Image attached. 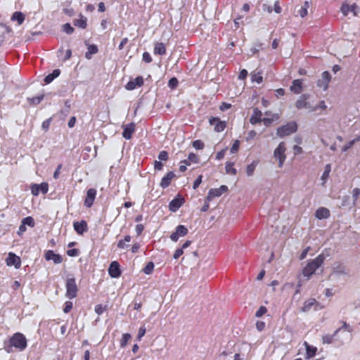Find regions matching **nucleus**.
Listing matches in <instances>:
<instances>
[{
	"label": "nucleus",
	"instance_id": "nucleus-1",
	"mask_svg": "<svg viewBox=\"0 0 360 360\" xmlns=\"http://www.w3.org/2000/svg\"><path fill=\"white\" fill-rule=\"evenodd\" d=\"M27 347V341L25 336L19 332L14 333L8 340V344L5 346V349L7 352H13V347L15 349L22 352Z\"/></svg>",
	"mask_w": 360,
	"mask_h": 360
},
{
	"label": "nucleus",
	"instance_id": "nucleus-2",
	"mask_svg": "<svg viewBox=\"0 0 360 360\" xmlns=\"http://www.w3.org/2000/svg\"><path fill=\"white\" fill-rule=\"evenodd\" d=\"M325 257L323 254L319 255L303 268L302 274L309 278L323 264Z\"/></svg>",
	"mask_w": 360,
	"mask_h": 360
},
{
	"label": "nucleus",
	"instance_id": "nucleus-3",
	"mask_svg": "<svg viewBox=\"0 0 360 360\" xmlns=\"http://www.w3.org/2000/svg\"><path fill=\"white\" fill-rule=\"evenodd\" d=\"M65 296L69 299H73L77 296L78 287L76 279L74 277L68 278L65 282Z\"/></svg>",
	"mask_w": 360,
	"mask_h": 360
},
{
	"label": "nucleus",
	"instance_id": "nucleus-4",
	"mask_svg": "<svg viewBox=\"0 0 360 360\" xmlns=\"http://www.w3.org/2000/svg\"><path fill=\"white\" fill-rule=\"evenodd\" d=\"M297 129V125L295 122H290L277 129V135L280 137L289 136L295 132Z\"/></svg>",
	"mask_w": 360,
	"mask_h": 360
},
{
	"label": "nucleus",
	"instance_id": "nucleus-5",
	"mask_svg": "<svg viewBox=\"0 0 360 360\" xmlns=\"http://www.w3.org/2000/svg\"><path fill=\"white\" fill-rule=\"evenodd\" d=\"M285 150V143L281 142L274 151V156L276 159L278 160V167L280 168L283 167L286 159Z\"/></svg>",
	"mask_w": 360,
	"mask_h": 360
},
{
	"label": "nucleus",
	"instance_id": "nucleus-6",
	"mask_svg": "<svg viewBox=\"0 0 360 360\" xmlns=\"http://www.w3.org/2000/svg\"><path fill=\"white\" fill-rule=\"evenodd\" d=\"M228 191V187L225 185L221 186L219 188H211L206 197V201H211L216 197L221 196L223 193Z\"/></svg>",
	"mask_w": 360,
	"mask_h": 360
},
{
	"label": "nucleus",
	"instance_id": "nucleus-7",
	"mask_svg": "<svg viewBox=\"0 0 360 360\" xmlns=\"http://www.w3.org/2000/svg\"><path fill=\"white\" fill-rule=\"evenodd\" d=\"M30 189L34 196L39 195L40 192L43 194H46L49 191V184L46 182H43L40 184H34L31 185Z\"/></svg>",
	"mask_w": 360,
	"mask_h": 360
},
{
	"label": "nucleus",
	"instance_id": "nucleus-8",
	"mask_svg": "<svg viewBox=\"0 0 360 360\" xmlns=\"http://www.w3.org/2000/svg\"><path fill=\"white\" fill-rule=\"evenodd\" d=\"M331 76L329 72L324 71L321 74V78L317 81V86L322 89L323 91H326L328 88V84L330 82Z\"/></svg>",
	"mask_w": 360,
	"mask_h": 360
},
{
	"label": "nucleus",
	"instance_id": "nucleus-9",
	"mask_svg": "<svg viewBox=\"0 0 360 360\" xmlns=\"http://www.w3.org/2000/svg\"><path fill=\"white\" fill-rule=\"evenodd\" d=\"M97 191L95 188H89L86 191V194L84 200V205L86 207L90 208L94 205Z\"/></svg>",
	"mask_w": 360,
	"mask_h": 360
},
{
	"label": "nucleus",
	"instance_id": "nucleus-10",
	"mask_svg": "<svg viewBox=\"0 0 360 360\" xmlns=\"http://www.w3.org/2000/svg\"><path fill=\"white\" fill-rule=\"evenodd\" d=\"M188 230L184 225H179L176 226V230L170 235V239L176 242L180 237L185 236L188 234Z\"/></svg>",
	"mask_w": 360,
	"mask_h": 360
},
{
	"label": "nucleus",
	"instance_id": "nucleus-11",
	"mask_svg": "<svg viewBox=\"0 0 360 360\" xmlns=\"http://www.w3.org/2000/svg\"><path fill=\"white\" fill-rule=\"evenodd\" d=\"M209 123L210 125L214 126V131L217 132H221L226 127V122L221 121L219 117H211L209 119Z\"/></svg>",
	"mask_w": 360,
	"mask_h": 360
},
{
	"label": "nucleus",
	"instance_id": "nucleus-12",
	"mask_svg": "<svg viewBox=\"0 0 360 360\" xmlns=\"http://www.w3.org/2000/svg\"><path fill=\"white\" fill-rule=\"evenodd\" d=\"M176 178V176L174 172H168L161 179V181L160 182V186L163 189L167 188L171 184L172 181Z\"/></svg>",
	"mask_w": 360,
	"mask_h": 360
},
{
	"label": "nucleus",
	"instance_id": "nucleus-13",
	"mask_svg": "<svg viewBox=\"0 0 360 360\" xmlns=\"http://www.w3.org/2000/svg\"><path fill=\"white\" fill-rule=\"evenodd\" d=\"M108 274L110 277L114 278H119L121 276L122 271L118 262L113 261L110 263L108 268Z\"/></svg>",
	"mask_w": 360,
	"mask_h": 360
},
{
	"label": "nucleus",
	"instance_id": "nucleus-14",
	"mask_svg": "<svg viewBox=\"0 0 360 360\" xmlns=\"http://www.w3.org/2000/svg\"><path fill=\"white\" fill-rule=\"evenodd\" d=\"M6 263L9 266H14L16 269H19L21 266V259L13 252H9L6 259Z\"/></svg>",
	"mask_w": 360,
	"mask_h": 360
},
{
	"label": "nucleus",
	"instance_id": "nucleus-15",
	"mask_svg": "<svg viewBox=\"0 0 360 360\" xmlns=\"http://www.w3.org/2000/svg\"><path fill=\"white\" fill-rule=\"evenodd\" d=\"M44 258L46 261L52 260L54 264H60L63 262V257L54 252V251L49 250L44 252Z\"/></svg>",
	"mask_w": 360,
	"mask_h": 360
},
{
	"label": "nucleus",
	"instance_id": "nucleus-16",
	"mask_svg": "<svg viewBox=\"0 0 360 360\" xmlns=\"http://www.w3.org/2000/svg\"><path fill=\"white\" fill-rule=\"evenodd\" d=\"M144 80L142 76H138L134 79L129 81L125 88L129 91L135 89L136 87H141L143 85Z\"/></svg>",
	"mask_w": 360,
	"mask_h": 360
},
{
	"label": "nucleus",
	"instance_id": "nucleus-17",
	"mask_svg": "<svg viewBox=\"0 0 360 360\" xmlns=\"http://www.w3.org/2000/svg\"><path fill=\"white\" fill-rule=\"evenodd\" d=\"M122 127V136L127 140L131 139L136 129L135 124L134 122H131L130 124L123 125Z\"/></svg>",
	"mask_w": 360,
	"mask_h": 360
},
{
	"label": "nucleus",
	"instance_id": "nucleus-18",
	"mask_svg": "<svg viewBox=\"0 0 360 360\" xmlns=\"http://www.w3.org/2000/svg\"><path fill=\"white\" fill-rule=\"evenodd\" d=\"M73 227L76 233L80 236L83 235L84 232L88 231V224L85 220L75 221L73 223Z\"/></svg>",
	"mask_w": 360,
	"mask_h": 360
},
{
	"label": "nucleus",
	"instance_id": "nucleus-19",
	"mask_svg": "<svg viewBox=\"0 0 360 360\" xmlns=\"http://www.w3.org/2000/svg\"><path fill=\"white\" fill-rule=\"evenodd\" d=\"M309 95L302 94L300 98L295 102V107L297 109L308 108L311 110V106L307 101Z\"/></svg>",
	"mask_w": 360,
	"mask_h": 360
},
{
	"label": "nucleus",
	"instance_id": "nucleus-20",
	"mask_svg": "<svg viewBox=\"0 0 360 360\" xmlns=\"http://www.w3.org/2000/svg\"><path fill=\"white\" fill-rule=\"evenodd\" d=\"M262 112L260 110H259L257 108H255L253 109V112H252V115L250 119V122L252 124V125H255L258 123H260L262 122Z\"/></svg>",
	"mask_w": 360,
	"mask_h": 360
},
{
	"label": "nucleus",
	"instance_id": "nucleus-21",
	"mask_svg": "<svg viewBox=\"0 0 360 360\" xmlns=\"http://www.w3.org/2000/svg\"><path fill=\"white\" fill-rule=\"evenodd\" d=\"M265 115L266 117L263 118L262 122L266 126L270 125L274 121L277 120L279 118L278 114H273L271 111L265 112Z\"/></svg>",
	"mask_w": 360,
	"mask_h": 360
},
{
	"label": "nucleus",
	"instance_id": "nucleus-22",
	"mask_svg": "<svg viewBox=\"0 0 360 360\" xmlns=\"http://www.w3.org/2000/svg\"><path fill=\"white\" fill-rule=\"evenodd\" d=\"M184 201L183 198H174L169 204V210L172 212H176L183 205Z\"/></svg>",
	"mask_w": 360,
	"mask_h": 360
},
{
	"label": "nucleus",
	"instance_id": "nucleus-23",
	"mask_svg": "<svg viewBox=\"0 0 360 360\" xmlns=\"http://www.w3.org/2000/svg\"><path fill=\"white\" fill-rule=\"evenodd\" d=\"M315 216L319 219H327L330 217V211L328 209L321 207L316 210Z\"/></svg>",
	"mask_w": 360,
	"mask_h": 360
},
{
	"label": "nucleus",
	"instance_id": "nucleus-24",
	"mask_svg": "<svg viewBox=\"0 0 360 360\" xmlns=\"http://www.w3.org/2000/svg\"><path fill=\"white\" fill-rule=\"evenodd\" d=\"M304 345L306 348V359H309L314 357L316 354L317 348L309 345L306 341L304 342Z\"/></svg>",
	"mask_w": 360,
	"mask_h": 360
},
{
	"label": "nucleus",
	"instance_id": "nucleus-25",
	"mask_svg": "<svg viewBox=\"0 0 360 360\" xmlns=\"http://www.w3.org/2000/svg\"><path fill=\"white\" fill-rule=\"evenodd\" d=\"M290 91L294 94H298L301 93L302 90V79H295L292 82V84L290 86Z\"/></svg>",
	"mask_w": 360,
	"mask_h": 360
},
{
	"label": "nucleus",
	"instance_id": "nucleus-26",
	"mask_svg": "<svg viewBox=\"0 0 360 360\" xmlns=\"http://www.w3.org/2000/svg\"><path fill=\"white\" fill-rule=\"evenodd\" d=\"M79 19H75L73 20V25L75 27H77L79 28L82 29H86L87 27V19L85 18L83 15H79Z\"/></svg>",
	"mask_w": 360,
	"mask_h": 360
},
{
	"label": "nucleus",
	"instance_id": "nucleus-27",
	"mask_svg": "<svg viewBox=\"0 0 360 360\" xmlns=\"http://www.w3.org/2000/svg\"><path fill=\"white\" fill-rule=\"evenodd\" d=\"M154 54L163 56L166 53V46L162 42H156L154 45Z\"/></svg>",
	"mask_w": 360,
	"mask_h": 360
},
{
	"label": "nucleus",
	"instance_id": "nucleus-28",
	"mask_svg": "<svg viewBox=\"0 0 360 360\" xmlns=\"http://www.w3.org/2000/svg\"><path fill=\"white\" fill-rule=\"evenodd\" d=\"M191 244V240H186L181 246V248H178L175 250L173 257L175 259H179L183 254H184V250L189 247Z\"/></svg>",
	"mask_w": 360,
	"mask_h": 360
},
{
	"label": "nucleus",
	"instance_id": "nucleus-29",
	"mask_svg": "<svg viewBox=\"0 0 360 360\" xmlns=\"http://www.w3.org/2000/svg\"><path fill=\"white\" fill-rule=\"evenodd\" d=\"M131 240V237L129 235H127L124 236V239L119 240L117 243V247L118 249L123 250L126 248L129 247V245L127 243H129Z\"/></svg>",
	"mask_w": 360,
	"mask_h": 360
},
{
	"label": "nucleus",
	"instance_id": "nucleus-30",
	"mask_svg": "<svg viewBox=\"0 0 360 360\" xmlns=\"http://www.w3.org/2000/svg\"><path fill=\"white\" fill-rule=\"evenodd\" d=\"M317 303L316 299L314 298H310L307 300H306L304 304H303V306L302 307V311L303 312H306V311H308L314 304H316Z\"/></svg>",
	"mask_w": 360,
	"mask_h": 360
},
{
	"label": "nucleus",
	"instance_id": "nucleus-31",
	"mask_svg": "<svg viewBox=\"0 0 360 360\" xmlns=\"http://www.w3.org/2000/svg\"><path fill=\"white\" fill-rule=\"evenodd\" d=\"M60 74V70L59 69L54 70L52 73L49 74L45 77L44 81L46 84L51 83L55 78L58 77Z\"/></svg>",
	"mask_w": 360,
	"mask_h": 360
},
{
	"label": "nucleus",
	"instance_id": "nucleus-32",
	"mask_svg": "<svg viewBox=\"0 0 360 360\" xmlns=\"http://www.w3.org/2000/svg\"><path fill=\"white\" fill-rule=\"evenodd\" d=\"M98 49L96 45L91 44L88 46V51L85 53V58L88 60L91 59L93 54L97 53Z\"/></svg>",
	"mask_w": 360,
	"mask_h": 360
},
{
	"label": "nucleus",
	"instance_id": "nucleus-33",
	"mask_svg": "<svg viewBox=\"0 0 360 360\" xmlns=\"http://www.w3.org/2000/svg\"><path fill=\"white\" fill-rule=\"evenodd\" d=\"M11 20H17L18 24L20 25L22 24V22L25 20V15L21 12H15L13 15L11 16Z\"/></svg>",
	"mask_w": 360,
	"mask_h": 360
},
{
	"label": "nucleus",
	"instance_id": "nucleus-34",
	"mask_svg": "<svg viewBox=\"0 0 360 360\" xmlns=\"http://www.w3.org/2000/svg\"><path fill=\"white\" fill-rule=\"evenodd\" d=\"M226 172L231 175H236L237 174V170L234 167V163L232 162H227L225 166Z\"/></svg>",
	"mask_w": 360,
	"mask_h": 360
},
{
	"label": "nucleus",
	"instance_id": "nucleus-35",
	"mask_svg": "<svg viewBox=\"0 0 360 360\" xmlns=\"http://www.w3.org/2000/svg\"><path fill=\"white\" fill-rule=\"evenodd\" d=\"M333 273L338 274H345V268L342 264L336 263L333 266Z\"/></svg>",
	"mask_w": 360,
	"mask_h": 360
},
{
	"label": "nucleus",
	"instance_id": "nucleus-36",
	"mask_svg": "<svg viewBox=\"0 0 360 360\" xmlns=\"http://www.w3.org/2000/svg\"><path fill=\"white\" fill-rule=\"evenodd\" d=\"M251 79L252 82H255L257 84H260L263 82V77L262 75V72H253L251 75Z\"/></svg>",
	"mask_w": 360,
	"mask_h": 360
},
{
	"label": "nucleus",
	"instance_id": "nucleus-37",
	"mask_svg": "<svg viewBox=\"0 0 360 360\" xmlns=\"http://www.w3.org/2000/svg\"><path fill=\"white\" fill-rule=\"evenodd\" d=\"M257 165V162L253 161L252 163H250V165H248L247 166L246 173H247L248 176H250L253 174Z\"/></svg>",
	"mask_w": 360,
	"mask_h": 360
},
{
	"label": "nucleus",
	"instance_id": "nucleus-38",
	"mask_svg": "<svg viewBox=\"0 0 360 360\" xmlns=\"http://www.w3.org/2000/svg\"><path fill=\"white\" fill-rule=\"evenodd\" d=\"M21 222L24 225H25V226L27 225V226H29L30 227H32V228H33L35 226L34 220L30 216L25 217L24 219H22Z\"/></svg>",
	"mask_w": 360,
	"mask_h": 360
},
{
	"label": "nucleus",
	"instance_id": "nucleus-39",
	"mask_svg": "<svg viewBox=\"0 0 360 360\" xmlns=\"http://www.w3.org/2000/svg\"><path fill=\"white\" fill-rule=\"evenodd\" d=\"M44 98V95L41 94L40 96H34L30 98H28V102L31 105H37L39 104Z\"/></svg>",
	"mask_w": 360,
	"mask_h": 360
},
{
	"label": "nucleus",
	"instance_id": "nucleus-40",
	"mask_svg": "<svg viewBox=\"0 0 360 360\" xmlns=\"http://www.w3.org/2000/svg\"><path fill=\"white\" fill-rule=\"evenodd\" d=\"M337 335H335V333L332 335H325L322 337V342L323 344H330L333 342V339L335 336Z\"/></svg>",
	"mask_w": 360,
	"mask_h": 360
},
{
	"label": "nucleus",
	"instance_id": "nucleus-41",
	"mask_svg": "<svg viewBox=\"0 0 360 360\" xmlns=\"http://www.w3.org/2000/svg\"><path fill=\"white\" fill-rule=\"evenodd\" d=\"M153 269H154V264H153V262H150L143 269V271L144 272V274L149 275L153 271Z\"/></svg>",
	"mask_w": 360,
	"mask_h": 360
},
{
	"label": "nucleus",
	"instance_id": "nucleus-42",
	"mask_svg": "<svg viewBox=\"0 0 360 360\" xmlns=\"http://www.w3.org/2000/svg\"><path fill=\"white\" fill-rule=\"evenodd\" d=\"M309 8V3L307 1L304 2V4L303 6L301 7V8L299 11V14L302 18H304L307 15L308 11L307 9Z\"/></svg>",
	"mask_w": 360,
	"mask_h": 360
},
{
	"label": "nucleus",
	"instance_id": "nucleus-43",
	"mask_svg": "<svg viewBox=\"0 0 360 360\" xmlns=\"http://www.w3.org/2000/svg\"><path fill=\"white\" fill-rule=\"evenodd\" d=\"M318 109H321L322 110H326L327 109V105H326L324 101H321L316 106L311 107V111L314 112L316 111Z\"/></svg>",
	"mask_w": 360,
	"mask_h": 360
},
{
	"label": "nucleus",
	"instance_id": "nucleus-44",
	"mask_svg": "<svg viewBox=\"0 0 360 360\" xmlns=\"http://www.w3.org/2000/svg\"><path fill=\"white\" fill-rule=\"evenodd\" d=\"M342 326L335 331V335H337L341 330L352 332V328L345 321H342Z\"/></svg>",
	"mask_w": 360,
	"mask_h": 360
},
{
	"label": "nucleus",
	"instance_id": "nucleus-45",
	"mask_svg": "<svg viewBox=\"0 0 360 360\" xmlns=\"http://www.w3.org/2000/svg\"><path fill=\"white\" fill-rule=\"evenodd\" d=\"M192 146L193 148H195L197 150H202L205 147L204 143L201 140H195L193 141Z\"/></svg>",
	"mask_w": 360,
	"mask_h": 360
},
{
	"label": "nucleus",
	"instance_id": "nucleus-46",
	"mask_svg": "<svg viewBox=\"0 0 360 360\" xmlns=\"http://www.w3.org/2000/svg\"><path fill=\"white\" fill-rule=\"evenodd\" d=\"M178 84L179 81L176 77H172L168 82V86L172 89H176Z\"/></svg>",
	"mask_w": 360,
	"mask_h": 360
},
{
	"label": "nucleus",
	"instance_id": "nucleus-47",
	"mask_svg": "<svg viewBox=\"0 0 360 360\" xmlns=\"http://www.w3.org/2000/svg\"><path fill=\"white\" fill-rule=\"evenodd\" d=\"M188 158L191 163H198L200 161L199 156L193 153H189Z\"/></svg>",
	"mask_w": 360,
	"mask_h": 360
},
{
	"label": "nucleus",
	"instance_id": "nucleus-48",
	"mask_svg": "<svg viewBox=\"0 0 360 360\" xmlns=\"http://www.w3.org/2000/svg\"><path fill=\"white\" fill-rule=\"evenodd\" d=\"M240 144V141L236 140L230 148L231 153H232V154L236 153L239 150Z\"/></svg>",
	"mask_w": 360,
	"mask_h": 360
},
{
	"label": "nucleus",
	"instance_id": "nucleus-49",
	"mask_svg": "<svg viewBox=\"0 0 360 360\" xmlns=\"http://www.w3.org/2000/svg\"><path fill=\"white\" fill-rule=\"evenodd\" d=\"M340 11L345 16L347 15L348 13L351 12L349 5L347 4H342L340 8Z\"/></svg>",
	"mask_w": 360,
	"mask_h": 360
},
{
	"label": "nucleus",
	"instance_id": "nucleus-50",
	"mask_svg": "<svg viewBox=\"0 0 360 360\" xmlns=\"http://www.w3.org/2000/svg\"><path fill=\"white\" fill-rule=\"evenodd\" d=\"M130 338L131 335L129 333H124L122 336L121 346H125L127 344L128 341L130 340Z\"/></svg>",
	"mask_w": 360,
	"mask_h": 360
},
{
	"label": "nucleus",
	"instance_id": "nucleus-51",
	"mask_svg": "<svg viewBox=\"0 0 360 360\" xmlns=\"http://www.w3.org/2000/svg\"><path fill=\"white\" fill-rule=\"evenodd\" d=\"M160 161H167L169 159L168 153L166 150H162L158 154Z\"/></svg>",
	"mask_w": 360,
	"mask_h": 360
},
{
	"label": "nucleus",
	"instance_id": "nucleus-52",
	"mask_svg": "<svg viewBox=\"0 0 360 360\" xmlns=\"http://www.w3.org/2000/svg\"><path fill=\"white\" fill-rule=\"evenodd\" d=\"M360 196V188H355L352 190V198L354 200V204L356 202Z\"/></svg>",
	"mask_w": 360,
	"mask_h": 360
},
{
	"label": "nucleus",
	"instance_id": "nucleus-53",
	"mask_svg": "<svg viewBox=\"0 0 360 360\" xmlns=\"http://www.w3.org/2000/svg\"><path fill=\"white\" fill-rule=\"evenodd\" d=\"M63 31L68 34H71L74 32L75 30L70 23H65L63 25Z\"/></svg>",
	"mask_w": 360,
	"mask_h": 360
},
{
	"label": "nucleus",
	"instance_id": "nucleus-54",
	"mask_svg": "<svg viewBox=\"0 0 360 360\" xmlns=\"http://www.w3.org/2000/svg\"><path fill=\"white\" fill-rule=\"evenodd\" d=\"M267 312V309L264 306H261L259 309L256 311L255 316L257 317H262L264 314Z\"/></svg>",
	"mask_w": 360,
	"mask_h": 360
},
{
	"label": "nucleus",
	"instance_id": "nucleus-55",
	"mask_svg": "<svg viewBox=\"0 0 360 360\" xmlns=\"http://www.w3.org/2000/svg\"><path fill=\"white\" fill-rule=\"evenodd\" d=\"M72 306H73V304L71 301H66L64 304L63 311L65 314L69 313L71 311V309H72Z\"/></svg>",
	"mask_w": 360,
	"mask_h": 360
},
{
	"label": "nucleus",
	"instance_id": "nucleus-56",
	"mask_svg": "<svg viewBox=\"0 0 360 360\" xmlns=\"http://www.w3.org/2000/svg\"><path fill=\"white\" fill-rule=\"evenodd\" d=\"M66 253L70 257H77L79 254V250L78 249H70L68 250Z\"/></svg>",
	"mask_w": 360,
	"mask_h": 360
},
{
	"label": "nucleus",
	"instance_id": "nucleus-57",
	"mask_svg": "<svg viewBox=\"0 0 360 360\" xmlns=\"http://www.w3.org/2000/svg\"><path fill=\"white\" fill-rule=\"evenodd\" d=\"M143 60L147 63H150L152 62V60H153L152 57L148 52H144L143 53Z\"/></svg>",
	"mask_w": 360,
	"mask_h": 360
},
{
	"label": "nucleus",
	"instance_id": "nucleus-58",
	"mask_svg": "<svg viewBox=\"0 0 360 360\" xmlns=\"http://www.w3.org/2000/svg\"><path fill=\"white\" fill-rule=\"evenodd\" d=\"M226 149L227 148H225L221 150L220 151H218L216 154V159L218 160L223 159L224 158Z\"/></svg>",
	"mask_w": 360,
	"mask_h": 360
},
{
	"label": "nucleus",
	"instance_id": "nucleus-59",
	"mask_svg": "<svg viewBox=\"0 0 360 360\" xmlns=\"http://www.w3.org/2000/svg\"><path fill=\"white\" fill-rule=\"evenodd\" d=\"M164 165L161 161L155 160L154 161V169L155 171H161L163 168Z\"/></svg>",
	"mask_w": 360,
	"mask_h": 360
},
{
	"label": "nucleus",
	"instance_id": "nucleus-60",
	"mask_svg": "<svg viewBox=\"0 0 360 360\" xmlns=\"http://www.w3.org/2000/svg\"><path fill=\"white\" fill-rule=\"evenodd\" d=\"M144 230V226L142 224H139L135 227L136 236H140Z\"/></svg>",
	"mask_w": 360,
	"mask_h": 360
},
{
	"label": "nucleus",
	"instance_id": "nucleus-61",
	"mask_svg": "<svg viewBox=\"0 0 360 360\" xmlns=\"http://www.w3.org/2000/svg\"><path fill=\"white\" fill-rule=\"evenodd\" d=\"M257 136V132L255 130H251L248 132V136H246V141H250L255 138Z\"/></svg>",
	"mask_w": 360,
	"mask_h": 360
},
{
	"label": "nucleus",
	"instance_id": "nucleus-62",
	"mask_svg": "<svg viewBox=\"0 0 360 360\" xmlns=\"http://www.w3.org/2000/svg\"><path fill=\"white\" fill-rule=\"evenodd\" d=\"M231 108V104L223 102L219 106V109L221 111H225L226 110H229Z\"/></svg>",
	"mask_w": 360,
	"mask_h": 360
},
{
	"label": "nucleus",
	"instance_id": "nucleus-63",
	"mask_svg": "<svg viewBox=\"0 0 360 360\" xmlns=\"http://www.w3.org/2000/svg\"><path fill=\"white\" fill-rule=\"evenodd\" d=\"M349 7H350V11L352 13H353L354 15H356L359 11V6L356 4H354L351 6H349Z\"/></svg>",
	"mask_w": 360,
	"mask_h": 360
},
{
	"label": "nucleus",
	"instance_id": "nucleus-64",
	"mask_svg": "<svg viewBox=\"0 0 360 360\" xmlns=\"http://www.w3.org/2000/svg\"><path fill=\"white\" fill-rule=\"evenodd\" d=\"M202 175H200L198 176V177L195 180L194 183H193V188L194 189H196L199 186L200 184L202 183Z\"/></svg>",
	"mask_w": 360,
	"mask_h": 360
}]
</instances>
